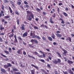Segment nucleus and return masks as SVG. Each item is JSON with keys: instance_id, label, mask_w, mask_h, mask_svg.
<instances>
[{"instance_id": "864d4df0", "label": "nucleus", "mask_w": 74, "mask_h": 74, "mask_svg": "<svg viewBox=\"0 0 74 74\" xmlns=\"http://www.w3.org/2000/svg\"><path fill=\"white\" fill-rule=\"evenodd\" d=\"M31 16L32 18L34 19V16H33V14H31L30 15Z\"/></svg>"}, {"instance_id": "b1692460", "label": "nucleus", "mask_w": 74, "mask_h": 74, "mask_svg": "<svg viewBox=\"0 0 74 74\" xmlns=\"http://www.w3.org/2000/svg\"><path fill=\"white\" fill-rule=\"evenodd\" d=\"M69 73L70 74H74V73H73V72L71 70L69 71Z\"/></svg>"}, {"instance_id": "774afa93", "label": "nucleus", "mask_w": 74, "mask_h": 74, "mask_svg": "<svg viewBox=\"0 0 74 74\" xmlns=\"http://www.w3.org/2000/svg\"><path fill=\"white\" fill-rule=\"evenodd\" d=\"M47 66L48 67H49V68H51V66L49 64H48L47 65Z\"/></svg>"}, {"instance_id": "2f4dec72", "label": "nucleus", "mask_w": 74, "mask_h": 74, "mask_svg": "<svg viewBox=\"0 0 74 74\" xmlns=\"http://www.w3.org/2000/svg\"><path fill=\"white\" fill-rule=\"evenodd\" d=\"M3 1L5 3H9V1L7 0H4Z\"/></svg>"}, {"instance_id": "4d7b16f0", "label": "nucleus", "mask_w": 74, "mask_h": 74, "mask_svg": "<svg viewBox=\"0 0 74 74\" xmlns=\"http://www.w3.org/2000/svg\"><path fill=\"white\" fill-rule=\"evenodd\" d=\"M14 73L15 74H21V73L19 72H15Z\"/></svg>"}, {"instance_id": "5701e85b", "label": "nucleus", "mask_w": 74, "mask_h": 74, "mask_svg": "<svg viewBox=\"0 0 74 74\" xmlns=\"http://www.w3.org/2000/svg\"><path fill=\"white\" fill-rule=\"evenodd\" d=\"M10 15H8L7 16H5L4 17V18L6 19H7L8 18H10Z\"/></svg>"}, {"instance_id": "c756f323", "label": "nucleus", "mask_w": 74, "mask_h": 74, "mask_svg": "<svg viewBox=\"0 0 74 74\" xmlns=\"http://www.w3.org/2000/svg\"><path fill=\"white\" fill-rule=\"evenodd\" d=\"M7 64L8 66V67H11V66H12V64L10 63H8Z\"/></svg>"}, {"instance_id": "13d9d810", "label": "nucleus", "mask_w": 74, "mask_h": 74, "mask_svg": "<svg viewBox=\"0 0 74 74\" xmlns=\"http://www.w3.org/2000/svg\"><path fill=\"white\" fill-rule=\"evenodd\" d=\"M20 8H21L22 10H24V8H23V6H21V5H20Z\"/></svg>"}, {"instance_id": "58836bf2", "label": "nucleus", "mask_w": 74, "mask_h": 74, "mask_svg": "<svg viewBox=\"0 0 74 74\" xmlns=\"http://www.w3.org/2000/svg\"><path fill=\"white\" fill-rule=\"evenodd\" d=\"M4 52L7 54H9V52L8 51H4Z\"/></svg>"}, {"instance_id": "bf43d9fd", "label": "nucleus", "mask_w": 74, "mask_h": 74, "mask_svg": "<svg viewBox=\"0 0 74 74\" xmlns=\"http://www.w3.org/2000/svg\"><path fill=\"white\" fill-rule=\"evenodd\" d=\"M70 5H71V7L72 8V9H74V5L71 4H70Z\"/></svg>"}, {"instance_id": "412c9836", "label": "nucleus", "mask_w": 74, "mask_h": 74, "mask_svg": "<svg viewBox=\"0 0 74 74\" xmlns=\"http://www.w3.org/2000/svg\"><path fill=\"white\" fill-rule=\"evenodd\" d=\"M48 40H49V41H52V38H51V37H48Z\"/></svg>"}, {"instance_id": "7ed1b4c3", "label": "nucleus", "mask_w": 74, "mask_h": 74, "mask_svg": "<svg viewBox=\"0 0 74 74\" xmlns=\"http://www.w3.org/2000/svg\"><path fill=\"white\" fill-rule=\"evenodd\" d=\"M28 34L27 33V32H25L23 35V37H27V34Z\"/></svg>"}, {"instance_id": "8fccbe9b", "label": "nucleus", "mask_w": 74, "mask_h": 74, "mask_svg": "<svg viewBox=\"0 0 74 74\" xmlns=\"http://www.w3.org/2000/svg\"><path fill=\"white\" fill-rule=\"evenodd\" d=\"M52 16H53V18H55L56 15L55 14V13H54V14L52 15Z\"/></svg>"}, {"instance_id": "a878e982", "label": "nucleus", "mask_w": 74, "mask_h": 74, "mask_svg": "<svg viewBox=\"0 0 74 74\" xmlns=\"http://www.w3.org/2000/svg\"><path fill=\"white\" fill-rule=\"evenodd\" d=\"M27 19L28 21H32V18H31L30 16H29V17L27 18Z\"/></svg>"}, {"instance_id": "393cba45", "label": "nucleus", "mask_w": 74, "mask_h": 74, "mask_svg": "<svg viewBox=\"0 0 74 74\" xmlns=\"http://www.w3.org/2000/svg\"><path fill=\"white\" fill-rule=\"evenodd\" d=\"M56 53L58 55V57H59V58H62V56H61V55H60V54L59 53L57 52Z\"/></svg>"}, {"instance_id": "aec40b11", "label": "nucleus", "mask_w": 74, "mask_h": 74, "mask_svg": "<svg viewBox=\"0 0 74 74\" xmlns=\"http://www.w3.org/2000/svg\"><path fill=\"white\" fill-rule=\"evenodd\" d=\"M8 8L10 13H12V10L10 7H8Z\"/></svg>"}, {"instance_id": "4468645a", "label": "nucleus", "mask_w": 74, "mask_h": 74, "mask_svg": "<svg viewBox=\"0 0 74 74\" xmlns=\"http://www.w3.org/2000/svg\"><path fill=\"white\" fill-rule=\"evenodd\" d=\"M1 71L2 72V73H6V72L5 70V69L3 68L1 69Z\"/></svg>"}, {"instance_id": "ea45409f", "label": "nucleus", "mask_w": 74, "mask_h": 74, "mask_svg": "<svg viewBox=\"0 0 74 74\" xmlns=\"http://www.w3.org/2000/svg\"><path fill=\"white\" fill-rule=\"evenodd\" d=\"M34 29H38V27L36 26H34Z\"/></svg>"}, {"instance_id": "f8f14e48", "label": "nucleus", "mask_w": 74, "mask_h": 74, "mask_svg": "<svg viewBox=\"0 0 74 74\" xmlns=\"http://www.w3.org/2000/svg\"><path fill=\"white\" fill-rule=\"evenodd\" d=\"M17 53L18 54H22V52L21 51V49H20L18 50L17 51Z\"/></svg>"}, {"instance_id": "39448f33", "label": "nucleus", "mask_w": 74, "mask_h": 74, "mask_svg": "<svg viewBox=\"0 0 74 74\" xmlns=\"http://www.w3.org/2000/svg\"><path fill=\"white\" fill-rule=\"evenodd\" d=\"M41 27H45L46 29H48V27L46 25H44V24H42V25H41Z\"/></svg>"}, {"instance_id": "de8ad7c7", "label": "nucleus", "mask_w": 74, "mask_h": 74, "mask_svg": "<svg viewBox=\"0 0 74 74\" xmlns=\"http://www.w3.org/2000/svg\"><path fill=\"white\" fill-rule=\"evenodd\" d=\"M17 23L18 25H19V19H17Z\"/></svg>"}, {"instance_id": "f704fd0d", "label": "nucleus", "mask_w": 74, "mask_h": 74, "mask_svg": "<svg viewBox=\"0 0 74 74\" xmlns=\"http://www.w3.org/2000/svg\"><path fill=\"white\" fill-rule=\"evenodd\" d=\"M1 8L2 10H4V6L3 5H2Z\"/></svg>"}, {"instance_id": "a19ab883", "label": "nucleus", "mask_w": 74, "mask_h": 74, "mask_svg": "<svg viewBox=\"0 0 74 74\" xmlns=\"http://www.w3.org/2000/svg\"><path fill=\"white\" fill-rule=\"evenodd\" d=\"M29 46V47H31V48H34V46H32V45H28Z\"/></svg>"}, {"instance_id": "6ab92c4d", "label": "nucleus", "mask_w": 74, "mask_h": 74, "mask_svg": "<svg viewBox=\"0 0 74 74\" xmlns=\"http://www.w3.org/2000/svg\"><path fill=\"white\" fill-rule=\"evenodd\" d=\"M66 40H69V41L71 42V38L70 37H68V38L66 39Z\"/></svg>"}, {"instance_id": "bb28decb", "label": "nucleus", "mask_w": 74, "mask_h": 74, "mask_svg": "<svg viewBox=\"0 0 74 74\" xmlns=\"http://www.w3.org/2000/svg\"><path fill=\"white\" fill-rule=\"evenodd\" d=\"M28 56L29 58H33V59H35V58L34 57L32 56L29 55H28Z\"/></svg>"}, {"instance_id": "e2e57ef3", "label": "nucleus", "mask_w": 74, "mask_h": 74, "mask_svg": "<svg viewBox=\"0 0 74 74\" xmlns=\"http://www.w3.org/2000/svg\"><path fill=\"white\" fill-rule=\"evenodd\" d=\"M27 14H31V12L29 11H27Z\"/></svg>"}, {"instance_id": "69168bd1", "label": "nucleus", "mask_w": 74, "mask_h": 74, "mask_svg": "<svg viewBox=\"0 0 74 74\" xmlns=\"http://www.w3.org/2000/svg\"><path fill=\"white\" fill-rule=\"evenodd\" d=\"M34 42V39H32L31 40V42Z\"/></svg>"}, {"instance_id": "cd10ccee", "label": "nucleus", "mask_w": 74, "mask_h": 74, "mask_svg": "<svg viewBox=\"0 0 74 74\" xmlns=\"http://www.w3.org/2000/svg\"><path fill=\"white\" fill-rule=\"evenodd\" d=\"M13 70L14 71H18V69L16 68H13Z\"/></svg>"}, {"instance_id": "09e8293b", "label": "nucleus", "mask_w": 74, "mask_h": 74, "mask_svg": "<svg viewBox=\"0 0 74 74\" xmlns=\"http://www.w3.org/2000/svg\"><path fill=\"white\" fill-rule=\"evenodd\" d=\"M24 3L25 4H26V5H27V4H28V3H27V2L26 1H24Z\"/></svg>"}, {"instance_id": "e433bc0d", "label": "nucleus", "mask_w": 74, "mask_h": 74, "mask_svg": "<svg viewBox=\"0 0 74 74\" xmlns=\"http://www.w3.org/2000/svg\"><path fill=\"white\" fill-rule=\"evenodd\" d=\"M0 55L2 56H3V57H4V58H7V57L5 56L4 55L3 53H1Z\"/></svg>"}, {"instance_id": "6e6d98bb", "label": "nucleus", "mask_w": 74, "mask_h": 74, "mask_svg": "<svg viewBox=\"0 0 74 74\" xmlns=\"http://www.w3.org/2000/svg\"><path fill=\"white\" fill-rule=\"evenodd\" d=\"M18 38L19 40H21V41H22V39L21 38V37L19 36L18 37Z\"/></svg>"}, {"instance_id": "4be33fe9", "label": "nucleus", "mask_w": 74, "mask_h": 74, "mask_svg": "<svg viewBox=\"0 0 74 74\" xmlns=\"http://www.w3.org/2000/svg\"><path fill=\"white\" fill-rule=\"evenodd\" d=\"M14 37L15 41L16 42H18V41L17 40V39H16V35L14 36Z\"/></svg>"}, {"instance_id": "f3484780", "label": "nucleus", "mask_w": 74, "mask_h": 74, "mask_svg": "<svg viewBox=\"0 0 74 74\" xmlns=\"http://www.w3.org/2000/svg\"><path fill=\"white\" fill-rule=\"evenodd\" d=\"M30 71L31 72V74H35V70H31Z\"/></svg>"}, {"instance_id": "338daca9", "label": "nucleus", "mask_w": 74, "mask_h": 74, "mask_svg": "<svg viewBox=\"0 0 74 74\" xmlns=\"http://www.w3.org/2000/svg\"><path fill=\"white\" fill-rule=\"evenodd\" d=\"M57 10V11H58V13H59V11H60L59 8L58 7Z\"/></svg>"}, {"instance_id": "680f3d73", "label": "nucleus", "mask_w": 74, "mask_h": 74, "mask_svg": "<svg viewBox=\"0 0 74 74\" xmlns=\"http://www.w3.org/2000/svg\"><path fill=\"white\" fill-rule=\"evenodd\" d=\"M4 34H5L4 32L0 34V35H2V36H4Z\"/></svg>"}, {"instance_id": "c85d7f7f", "label": "nucleus", "mask_w": 74, "mask_h": 74, "mask_svg": "<svg viewBox=\"0 0 74 74\" xmlns=\"http://www.w3.org/2000/svg\"><path fill=\"white\" fill-rule=\"evenodd\" d=\"M4 67L5 69H7L8 67V65L5 64L4 65Z\"/></svg>"}, {"instance_id": "37998d69", "label": "nucleus", "mask_w": 74, "mask_h": 74, "mask_svg": "<svg viewBox=\"0 0 74 74\" xmlns=\"http://www.w3.org/2000/svg\"><path fill=\"white\" fill-rule=\"evenodd\" d=\"M34 42H35V43H36V44H38V41L34 39Z\"/></svg>"}, {"instance_id": "9d476101", "label": "nucleus", "mask_w": 74, "mask_h": 74, "mask_svg": "<svg viewBox=\"0 0 74 74\" xmlns=\"http://www.w3.org/2000/svg\"><path fill=\"white\" fill-rule=\"evenodd\" d=\"M22 26L21 27V29H22V30H25V25L23 24L22 25Z\"/></svg>"}, {"instance_id": "20e7f679", "label": "nucleus", "mask_w": 74, "mask_h": 74, "mask_svg": "<svg viewBox=\"0 0 74 74\" xmlns=\"http://www.w3.org/2000/svg\"><path fill=\"white\" fill-rule=\"evenodd\" d=\"M9 35V37L10 38H11V37H12L13 36H14V33H13L12 34H11V33H10L8 34Z\"/></svg>"}, {"instance_id": "c03bdc74", "label": "nucleus", "mask_w": 74, "mask_h": 74, "mask_svg": "<svg viewBox=\"0 0 74 74\" xmlns=\"http://www.w3.org/2000/svg\"><path fill=\"white\" fill-rule=\"evenodd\" d=\"M17 4L18 5H21V2L20 1H18L17 3Z\"/></svg>"}, {"instance_id": "79ce46f5", "label": "nucleus", "mask_w": 74, "mask_h": 74, "mask_svg": "<svg viewBox=\"0 0 74 74\" xmlns=\"http://www.w3.org/2000/svg\"><path fill=\"white\" fill-rule=\"evenodd\" d=\"M23 54L24 55H26V53L25 51H23Z\"/></svg>"}, {"instance_id": "c9c22d12", "label": "nucleus", "mask_w": 74, "mask_h": 74, "mask_svg": "<svg viewBox=\"0 0 74 74\" xmlns=\"http://www.w3.org/2000/svg\"><path fill=\"white\" fill-rule=\"evenodd\" d=\"M9 51L10 53L12 52V49L10 47L9 48Z\"/></svg>"}, {"instance_id": "603ef678", "label": "nucleus", "mask_w": 74, "mask_h": 74, "mask_svg": "<svg viewBox=\"0 0 74 74\" xmlns=\"http://www.w3.org/2000/svg\"><path fill=\"white\" fill-rule=\"evenodd\" d=\"M15 13L16 14V15H19V13L18 12V11H16L15 12Z\"/></svg>"}, {"instance_id": "0eeeda50", "label": "nucleus", "mask_w": 74, "mask_h": 74, "mask_svg": "<svg viewBox=\"0 0 74 74\" xmlns=\"http://www.w3.org/2000/svg\"><path fill=\"white\" fill-rule=\"evenodd\" d=\"M31 66H32V67H34V68H35V69H36L37 70H38V67L37 66H36L34 65L33 64H31Z\"/></svg>"}, {"instance_id": "a18cd8bd", "label": "nucleus", "mask_w": 74, "mask_h": 74, "mask_svg": "<svg viewBox=\"0 0 74 74\" xmlns=\"http://www.w3.org/2000/svg\"><path fill=\"white\" fill-rule=\"evenodd\" d=\"M3 41V39L1 38V37H0V42H2Z\"/></svg>"}, {"instance_id": "473e14b6", "label": "nucleus", "mask_w": 74, "mask_h": 74, "mask_svg": "<svg viewBox=\"0 0 74 74\" xmlns=\"http://www.w3.org/2000/svg\"><path fill=\"white\" fill-rule=\"evenodd\" d=\"M42 38L43 40H44V41H46V40H47V39H46V38H45L44 36L42 37Z\"/></svg>"}, {"instance_id": "7c9ffc66", "label": "nucleus", "mask_w": 74, "mask_h": 74, "mask_svg": "<svg viewBox=\"0 0 74 74\" xmlns=\"http://www.w3.org/2000/svg\"><path fill=\"white\" fill-rule=\"evenodd\" d=\"M63 14L65 16H67L68 15L65 12H63Z\"/></svg>"}, {"instance_id": "4c0bfd02", "label": "nucleus", "mask_w": 74, "mask_h": 74, "mask_svg": "<svg viewBox=\"0 0 74 74\" xmlns=\"http://www.w3.org/2000/svg\"><path fill=\"white\" fill-rule=\"evenodd\" d=\"M36 10L38 12H40V11H41V10L38 8H37Z\"/></svg>"}, {"instance_id": "f03ea898", "label": "nucleus", "mask_w": 74, "mask_h": 74, "mask_svg": "<svg viewBox=\"0 0 74 74\" xmlns=\"http://www.w3.org/2000/svg\"><path fill=\"white\" fill-rule=\"evenodd\" d=\"M35 31H31L30 36H32V38H34V36H36L35 35Z\"/></svg>"}, {"instance_id": "9b49d317", "label": "nucleus", "mask_w": 74, "mask_h": 74, "mask_svg": "<svg viewBox=\"0 0 74 74\" xmlns=\"http://www.w3.org/2000/svg\"><path fill=\"white\" fill-rule=\"evenodd\" d=\"M67 62L69 64H73V62L70 60H68Z\"/></svg>"}, {"instance_id": "1a4fd4ad", "label": "nucleus", "mask_w": 74, "mask_h": 74, "mask_svg": "<svg viewBox=\"0 0 74 74\" xmlns=\"http://www.w3.org/2000/svg\"><path fill=\"white\" fill-rule=\"evenodd\" d=\"M62 50L63 51V52H64V53H65V54H66V53H67V51L64 49L62 48Z\"/></svg>"}, {"instance_id": "423d86ee", "label": "nucleus", "mask_w": 74, "mask_h": 74, "mask_svg": "<svg viewBox=\"0 0 74 74\" xmlns=\"http://www.w3.org/2000/svg\"><path fill=\"white\" fill-rule=\"evenodd\" d=\"M34 38H36L39 40H40L41 39V38H40L39 36H37V35H34Z\"/></svg>"}, {"instance_id": "ddd939ff", "label": "nucleus", "mask_w": 74, "mask_h": 74, "mask_svg": "<svg viewBox=\"0 0 74 74\" xmlns=\"http://www.w3.org/2000/svg\"><path fill=\"white\" fill-rule=\"evenodd\" d=\"M56 36L57 37H59V38H60L62 37V35L61 34H56Z\"/></svg>"}, {"instance_id": "49530a36", "label": "nucleus", "mask_w": 74, "mask_h": 74, "mask_svg": "<svg viewBox=\"0 0 74 74\" xmlns=\"http://www.w3.org/2000/svg\"><path fill=\"white\" fill-rule=\"evenodd\" d=\"M63 73L64 74H68V73L66 71L64 72V71H63Z\"/></svg>"}, {"instance_id": "72a5a7b5", "label": "nucleus", "mask_w": 74, "mask_h": 74, "mask_svg": "<svg viewBox=\"0 0 74 74\" xmlns=\"http://www.w3.org/2000/svg\"><path fill=\"white\" fill-rule=\"evenodd\" d=\"M39 60L40 61V62H43V63L45 62V61H44V60L39 59Z\"/></svg>"}, {"instance_id": "f257e3e1", "label": "nucleus", "mask_w": 74, "mask_h": 74, "mask_svg": "<svg viewBox=\"0 0 74 74\" xmlns=\"http://www.w3.org/2000/svg\"><path fill=\"white\" fill-rule=\"evenodd\" d=\"M52 62L55 64H57L58 63H61V60L60 59L58 58L57 59V61L56 60V59L55 60H53Z\"/></svg>"}, {"instance_id": "5fc2aeb1", "label": "nucleus", "mask_w": 74, "mask_h": 74, "mask_svg": "<svg viewBox=\"0 0 74 74\" xmlns=\"http://www.w3.org/2000/svg\"><path fill=\"white\" fill-rule=\"evenodd\" d=\"M0 29L1 31H2L3 30H4V27H0Z\"/></svg>"}, {"instance_id": "3c124183", "label": "nucleus", "mask_w": 74, "mask_h": 74, "mask_svg": "<svg viewBox=\"0 0 74 74\" xmlns=\"http://www.w3.org/2000/svg\"><path fill=\"white\" fill-rule=\"evenodd\" d=\"M42 14L44 15H45L47 14V12H42Z\"/></svg>"}, {"instance_id": "dca6fc26", "label": "nucleus", "mask_w": 74, "mask_h": 74, "mask_svg": "<svg viewBox=\"0 0 74 74\" xmlns=\"http://www.w3.org/2000/svg\"><path fill=\"white\" fill-rule=\"evenodd\" d=\"M52 36H51V37H52V38L53 39H55V34L53 33H52L51 34Z\"/></svg>"}, {"instance_id": "6e6552de", "label": "nucleus", "mask_w": 74, "mask_h": 74, "mask_svg": "<svg viewBox=\"0 0 74 74\" xmlns=\"http://www.w3.org/2000/svg\"><path fill=\"white\" fill-rule=\"evenodd\" d=\"M59 20H60V21H61V23H62V24H64V21L63 20V19L60 18V19H59Z\"/></svg>"}, {"instance_id": "a211bd4d", "label": "nucleus", "mask_w": 74, "mask_h": 74, "mask_svg": "<svg viewBox=\"0 0 74 74\" xmlns=\"http://www.w3.org/2000/svg\"><path fill=\"white\" fill-rule=\"evenodd\" d=\"M40 52H41V53H42V55H43V57H44V58H45V56H46L45 53L44 54V52H42V51H40Z\"/></svg>"}, {"instance_id": "2eb2a0df", "label": "nucleus", "mask_w": 74, "mask_h": 74, "mask_svg": "<svg viewBox=\"0 0 74 74\" xmlns=\"http://www.w3.org/2000/svg\"><path fill=\"white\" fill-rule=\"evenodd\" d=\"M49 21L51 23H54V22L52 20V17L50 18V19H49Z\"/></svg>"}, {"instance_id": "0e129e2a", "label": "nucleus", "mask_w": 74, "mask_h": 74, "mask_svg": "<svg viewBox=\"0 0 74 74\" xmlns=\"http://www.w3.org/2000/svg\"><path fill=\"white\" fill-rule=\"evenodd\" d=\"M1 14H4V11L3 10H2L1 11Z\"/></svg>"}, {"instance_id": "052dcab7", "label": "nucleus", "mask_w": 74, "mask_h": 74, "mask_svg": "<svg viewBox=\"0 0 74 74\" xmlns=\"http://www.w3.org/2000/svg\"><path fill=\"white\" fill-rule=\"evenodd\" d=\"M41 71H42V72H43V73H45L46 71L45 70L42 69H41Z\"/></svg>"}]
</instances>
